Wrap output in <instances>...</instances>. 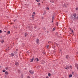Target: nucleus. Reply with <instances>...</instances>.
<instances>
[{
	"instance_id": "nucleus-12",
	"label": "nucleus",
	"mask_w": 78,
	"mask_h": 78,
	"mask_svg": "<svg viewBox=\"0 0 78 78\" xmlns=\"http://www.w3.org/2000/svg\"><path fill=\"white\" fill-rule=\"evenodd\" d=\"M54 1H55V0H50V2L51 3H54Z\"/></svg>"
},
{
	"instance_id": "nucleus-59",
	"label": "nucleus",
	"mask_w": 78,
	"mask_h": 78,
	"mask_svg": "<svg viewBox=\"0 0 78 78\" xmlns=\"http://www.w3.org/2000/svg\"><path fill=\"white\" fill-rule=\"evenodd\" d=\"M51 22L52 23L53 22V21H52Z\"/></svg>"
},
{
	"instance_id": "nucleus-23",
	"label": "nucleus",
	"mask_w": 78,
	"mask_h": 78,
	"mask_svg": "<svg viewBox=\"0 0 78 78\" xmlns=\"http://www.w3.org/2000/svg\"><path fill=\"white\" fill-rule=\"evenodd\" d=\"M69 77H72V74H70L69 75Z\"/></svg>"
},
{
	"instance_id": "nucleus-20",
	"label": "nucleus",
	"mask_w": 78,
	"mask_h": 78,
	"mask_svg": "<svg viewBox=\"0 0 78 78\" xmlns=\"http://www.w3.org/2000/svg\"><path fill=\"white\" fill-rule=\"evenodd\" d=\"M18 72L19 73H20V70H18Z\"/></svg>"
},
{
	"instance_id": "nucleus-55",
	"label": "nucleus",
	"mask_w": 78,
	"mask_h": 78,
	"mask_svg": "<svg viewBox=\"0 0 78 78\" xmlns=\"http://www.w3.org/2000/svg\"><path fill=\"white\" fill-rule=\"evenodd\" d=\"M43 54L45 55V52H43Z\"/></svg>"
},
{
	"instance_id": "nucleus-22",
	"label": "nucleus",
	"mask_w": 78,
	"mask_h": 78,
	"mask_svg": "<svg viewBox=\"0 0 78 78\" xmlns=\"http://www.w3.org/2000/svg\"><path fill=\"white\" fill-rule=\"evenodd\" d=\"M46 9H47L48 10H49L50 9L48 8V7H47L46 8Z\"/></svg>"
},
{
	"instance_id": "nucleus-28",
	"label": "nucleus",
	"mask_w": 78,
	"mask_h": 78,
	"mask_svg": "<svg viewBox=\"0 0 78 78\" xmlns=\"http://www.w3.org/2000/svg\"><path fill=\"white\" fill-rule=\"evenodd\" d=\"M69 67H70L71 69H72V66H69Z\"/></svg>"
},
{
	"instance_id": "nucleus-34",
	"label": "nucleus",
	"mask_w": 78,
	"mask_h": 78,
	"mask_svg": "<svg viewBox=\"0 0 78 78\" xmlns=\"http://www.w3.org/2000/svg\"><path fill=\"white\" fill-rule=\"evenodd\" d=\"M2 33V30H0V33Z\"/></svg>"
},
{
	"instance_id": "nucleus-42",
	"label": "nucleus",
	"mask_w": 78,
	"mask_h": 78,
	"mask_svg": "<svg viewBox=\"0 0 78 78\" xmlns=\"http://www.w3.org/2000/svg\"><path fill=\"white\" fill-rule=\"evenodd\" d=\"M33 14H36V13H35V12H33Z\"/></svg>"
},
{
	"instance_id": "nucleus-39",
	"label": "nucleus",
	"mask_w": 78,
	"mask_h": 78,
	"mask_svg": "<svg viewBox=\"0 0 78 78\" xmlns=\"http://www.w3.org/2000/svg\"><path fill=\"white\" fill-rule=\"evenodd\" d=\"M21 77L22 78H23V75H21Z\"/></svg>"
},
{
	"instance_id": "nucleus-6",
	"label": "nucleus",
	"mask_w": 78,
	"mask_h": 78,
	"mask_svg": "<svg viewBox=\"0 0 78 78\" xmlns=\"http://www.w3.org/2000/svg\"><path fill=\"white\" fill-rule=\"evenodd\" d=\"M36 42L37 44H38V43H39V40L38 39H37V40Z\"/></svg>"
},
{
	"instance_id": "nucleus-31",
	"label": "nucleus",
	"mask_w": 78,
	"mask_h": 78,
	"mask_svg": "<svg viewBox=\"0 0 78 78\" xmlns=\"http://www.w3.org/2000/svg\"><path fill=\"white\" fill-rule=\"evenodd\" d=\"M55 28H53V31H55Z\"/></svg>"
},
{
	"instance_id": "nucleus-3",
	"label": "nucleus",
	"mask_w": 78,
	"mask_h": 78,
	"mask_svg": "<svg viewBox=\"0 0 78 78\" xmlns=\"http://www.w3.org/2000/svg\"><path fill=\"white\" fill-rule=\"evenodd\" d=\"M15 63L16 66H19V63H18V62H16Z\"/></svg>"
},
{
	"instance_id": "nucleus-45",
	"label": "nucleus",
	"mask_w": 78,
	"mask_h": 78,
	"mask_svg": "<svg viewBox=\"0 0 78 78\" xmlns=\"http://www.w3.org/2000/svg\"><path fill=\"white\" fill-rule=\"evenodd\" d=\"M73 29H74V30H75V27H74L73 28Z\"/></svg>"
},
{
	"instance_id": "nucleus-52",
	"label": "nucleus",
	"mask_w": 78,
	"mask_h": 78,
	"mask_svg": "<svg viewBox=\"0 0 78 78\" xmlns=\"http://www.w3.org/2000/svg\"><path fill=\"white\" fill-rule=\"evenodd\" d=\"M16 20H14V22H15Z\"/></svg>"
},
{
	"instance_id": "nucleus-11",
	"label": "nucleus",
	"mask_w": 78,
	"mask_h": 78,
	"mask_svg": "<svg viewBox=\"0 0 78 78\" xmlns=\"http://www.w3.org/2000/svg\"><path fill=\"white\" fill-rule=\"evenodd\" d=\"M10 34V32L9 31H8L7 32V34H6L7 35H8V34Z\"/></svg>"
},
{
	"instance_id": "nucleus-9",
	"label": "nucleus",
	"mask_w": 78,
	"mask_h": 78,
	"mask_svg": "<svg viewBox=\"0 0 78 78\" xmlns=\"http://www.w3.org/2000/svg\"><path fill=\"white\" fill-rule=\"evenodd\" d=\"M73 16H74V17H75L76 16V13H74L73 15Z\"/></svg>"
},
{
	"instance_id": "nucleus-46",
	"label": "nucleus",
	"mask_w": 78,
	"mask_h": 78,
	"mask_svg": "<svg viewBox=\"0 0 78 78\" xmlns=\"http://www.w3.org/2000/svg\"><path fill=\"white\" fill-rule=\"evenodd\" d=\"M65 69H66L67 70H68V69H67V67L65 68Z\"/></svg>"
},
{
	"instance_id": "nucleus-5",
	"label": "nucleus",
	"mask_w": 78,
	"mask_h": 78,
	"mask_svg": "<svg viewBox=\"0 0 78 78\" xmlns=\"http://www.w3.org/2000/svg\"><path fill=\"white\" fill-rule=\"evenodd\" d=\"M29 72H30V73H31V74L34 73V71L32 70H30L29 71Z\"/></svg>"
},
{
	"instance_id": "nucleus-60",
	"label": "nucleus",
	"mask_w": 78,
	"mask_h": 78,
	"mask_svg": "<svg viewBox=\"0 0 78 78\" xmlns=\"http://www.w3.org/2000/svg\"><path fill=\"white\" fill-rule=\"evenodd\" d=\"M34 28H36V27H34Z\"/></svg>"
},
{
	"instance_id": "nucleus-13",
	"label": "nucleus",
	"mask_w": 78,
	"mask_h": 78,
	"mask_svg": "<svg viewBox=\"0 0 78 78\" xmlns=\"http://www.w3.org/2000/svg\"><path fill=\"white\" fill-rule=\"evenodd\" d=\"M4 41H5L4 40H1L0 41V42L2 43H3V42H4Z\"/></svg>"
},
{
	"instance_id": "nucleus-18",
	"label": "nucleus",
	"mask_w": 78,
	"mask_h": 78,
	"mask_svg": "<svg viewBox=\"0 0 78 78\" xmlns=\"http://www.w3.org/2000/svg\"><path fill=\"white\" fill-rule=\"evenodd\" d=\"M11 56H14V54H13V53H11Z\"/></svg>"
},
{
	"instance_id": "nucleus-32",
	"label": "nucleus",
	"mask_w": 78,
	"mask_h": 78,
	"mask_svg": "<svg viewBox=\"0 0 78 78\" xmlns=\"http://www.w3.org/2000/svg\"><path fill=\"white\" fill-rule=\"evenodd\" d=\"M48 47H49V45L47 46V48H48Z\"/></svg>"
},
{
	"instance_id": "nucleus-51",
	"label": "nucleus",
	"mask_w": 78,
	"mask_h": 78,
	"mask_svg": "<svg viewBox=\"0 0 78 78\" xmlns=\"http://www.w3.org/2000/svg\"><path fill=\"white\" fill-rule=\"evenodd\" d=\"M16 20H14V22H15Z\"/></svg>"
},
{
	"instance_id": "nucleus-27",
	"label": "nucleus",
	"mask_w": 78,
	"mask_h": 78,
	"mask_svg": "<svg viewBox=\"0 0 78 78\" xmlns=\"http://www.w3.org/2000/svg\"><path fill=\"white\" fill-rule=\"evenodd\" d=\"M5 71H6V70L5 69H4L2 70L3 72H5Z\"/></svg>"
},
{
	"instance_id": "nucleus-10",
	"label": "nucleus",
	"mask_w": 78,
	"mask_h": 78,
	"mask_svg": "<svg viewBox=\"0 0 78 78\" xmlns=\"http://www.w3.org/2000/svg\"><path fill=\"white\" fill-rule=\"evenodd\" d=\"M9 73H8V72L7 71H6L5 72V74L6 75H8Z\"/></svg>"
},
{
	"instance_id": "nucleus-36",
	"label": "nucleus",
	"mask_w": 78,
	"mask_h": 78,
	"mask_svg": "<svg viewBox=\"0 0 78 78\" xmlns=\"http://www.w3.org/2000/svg\"><path fill=\"white\" fill-rule=\"evenodd\" d=\"M39 1H40V0H36L37 2H39Z\"/></svg>"
},
{
	"instance_id": "nucleus-1",
	"label": "nucleus",
	"mask_w": 78,
	"mask_h": 78,
	"mask_svg": "<svg viewBox=\"0 0 78 78\" xmlns=\"http://www.w3.org/2000/svg\"><path fill=\"white\" fill-rule=\"evenodd\" d=\"M66 58L67 59H70V56L69 55H67L66 56Z\"/></svg>"
},
{
	"instance_id": "nucleus-38",
	"label": "nucleus",
	"mask_w": 78,
	"mask_h": 78,
	"mask_svg": "<svg viewBox=\"0 0 78 78\" xmlns=\"http://www.w3.org/2000/svg\"><path fill=\"white\" fill-rule=\"evenodd\" d=\"M76 10H78V7L76 8Z\"/></svg>"
},
{
	"instance_id": "nucleus-14",
	"label": "nucleus",
	"mask_w": 78,
	"mask_h": 78,
	"mask_svg": "<svg viewBox=\"0 0 78 78\" xmlns=\"http://www.w3.org/2000/svg\"><path fill=\"white\" fill-rule=\"evenodd\" d=\"M64 5L65 6V8H66V7H67V6L68 5L67 4H66V3H65L64 4Z\"/></svg>"
},
{
	"instance_id": "nucleus-8",
	"label": "nucleus",
	"mask_w": 78,
	"mask_h": 78,
	"mask_svg": "<svg viewBox=\"0 0 78 78\" xmlns=\"http://www.w3.org/2000/svg\"><path fill=\"white\" fill-rule=\"evenodd\" d=\"M44 63H45V61H42L41 62V64H44Z\"/></svg>"
},
{
	"instance_id": "nucleus-57",
	"label": "nucleus",
	"mask_w": 78,
	"mask_h": 78,
	"mask_svg": "<svg viewBox=\"0 0 78 78\" xmlns=\"http://www.w3.org/2000/svg\"><path fill=\"white\" fill-rule=\"evenodd\" d=\"M42 19H44V17H42Z\"/></svg>"
},
{
	"instance_id": "nucleus-25",
	"label": "nucleus",
	"mask_w": 78,
	"mask_h": 78,
	"mask_svg": "<svg viewBox=\"0 0 78 78\" xmlns=\"http://www.w3.org/2000/svg\"><path fill=\"white\" fill-rule=\"evenodd\" d=\"M54 16H55V15H52V19H54Z\"/></svg>"
},
{
	"instance_id": "nucleus-4",
	"label": "nucleus",
	"mask_w": 78,
	"mask_h": 78,
	"mask_svg": "<svg viewBox=\"0 0 78 78\" xmlns=\"http://www.w3.org/2000/svg\"><path fill=\"white\" fill-rule=\"evenodd\" d=\"M30 62H32L34 61V57H33L32 58H31L30 59Z\"/></svg>"
},
{
	"instance_id": "nucleus-7",
	"label": "nucleus",
	"mask_w": 78,
	"mask_h": 78,
	"mask_svg": "<svg viewBox=\"0 0 78 78\" xmlns=\"http://www.w3.org/2000/svg\"><path fill=\"white\" fill-rule=\"evenodd\" d=\"M28 35V34H27V32H26L25 34V37H27Z\"/></svg>"
},
{
	"instance_id": "nucleus-49",
	"label": "nucleus",
	"mask_w": 78,
	"mask_h": 78,
	"mask_svg": "<svg viewBox=\"0 0 78 78\" xmlns=\"http://www.w3.org/2000/svg\"><path fill=\"white\" fill-rule=\"evenodd\" d=\"M25 70H27V68H25Z\"/></svg>"
},
{
	"instance_id": "nucleus-62",
	"label": "nucleus",
	"mask_w": 78,
	"mask_h": 78,
	"mask_svg": "<svg viewBox=\"0 0 78 78\" xmlns=\"http://www.w3.org/2000/svg\"><path fill=\"white\" fill-rule=\"evenodd\" d=\"M28 52V53H30V52Z\"/></svg>"
},
{
	"instance_id": "nucleus-47",
	"label": "nucleus",
	"mask_w": 78,
	"mask_h": 78,
	"mask_svg": "<svg viewBox=\"0 0 78 78\" xmlns=\"http://www.w3.org/2000/svg\"><path fill=\"white\" fill-rule=\"evenodd\" d=\"M46 78H48V76H47L46 77Z\"/></svg>"
},
{
	"instance_id": "nucleus-21",
	"label": "nucleus",
	"mask_w": 78,
	"mask_h": 78,
	"mask_svg": "<svg viewBox=\"0 0 78 78\" xmlns=\"http://www.w3.org/2000/svg\"><path fill=\"white\" fill-rule=\"evenodd\" d=\"M8 68H9V67H5V69H6V70H8Z\"/></svg>"
},
{
	"instance_id": "nucleus-64",
	"label": "nucleus",
	"mask_w": 78,
	"mask_h": 78,
	"mask_svg": "<svg viewBox=\"0 0 78 78\" xmlns=\"http://www.w3.org/2000/svg\"><path fill=\"white\" fill-rule=\"evenodd\" d=\"M5 36H6V34H5Z\"/></svg>"
},
{
	"instance_id": "nucleus-63",
	"label": "nucleus",
	"mask_w": 78,
	"mask_h": 78,
	"mask_svg": "<svg viewBox=\"0 0 78 78\" xmlns=\"http://www.w3.org/2000/svg\"><path fill=\"white\" fill-rule=\"evenodd\" d=\"M70 30H72V29L71 28H70Z\"/></svg>"
},
{
	"instance_id": "nucleus-19",
	"label": "nucleus",
	"mask_w": 78,
	"mask_h": 78,
	"mask_svg": "<svg viewBox=\"0 0 78 78\" xmlns=\"http://www.w3.org/2000/svg\"><path fill=\"white\" fill-rule=\"evenodd\" d=\"M48 75L49 76H51V74H50V73H48Z\"/></svg>"
},
{
	"instance_id": "nucleus-44",
	"label": "nucleus",
	"mask_w": 78,
	"mask_h": 78,
	"mask_svg": "<svg viewBox=\"0 0 78 78\" xmlns=\"http://www.w3.org/2000/svg\"><path fill=\"white\" fill-rule=\"evenodd\" d=\"M72 73L73 75H74V72H73Z\"/></svg>"
},
{
	"instance_id": "nucleus-29",
	"label": "nucleus",
	"mask_w": 78,
	"mask_h": 78,
	"mask_svg": "<svg viewBox=\"0 0 78 78\" xmlns=\"http://www.w3.org/2000/svg\"><path fill=\"white\" fill-rule=\"evenodd\" d=\"M71 32L73 34L74 33V32H73V30H72Z\"/></svg>"
},
{
	"instance_id": "nucleus-33",
	"label": "nucleus",
	"mask_w": 78,
	"mask_h": 78,
	"mask_svg": "<svg viewBox=\"0 0 78 78\" xmlns=\"http://www.w3.org/2000/svg\"><path fill=\"white\" fill-rule=\"evenodd\" d=\"M45 11L44 12L43 15H45Z\"/></svg>"
},
{
	"instance_id": "nucleus-35",
	"label": "nucleus",
	"mask_w": 78,
	"mask_h": 78,
	"mask_svg": "<svg viewBox=\"0 0 78 78\" xmlns=\"http://www.w3.org/2000/svg\"><path fill=\"white\" fill-rule=\"evenodd\" d=\"M67 68L68 69H70V68L69 67V66H67Z\"/></svg>"
},
{
	"instance_id": "nucleus-40",
	"label": "nucleus",
	"mask_w": 78,
	"mask_h": 78,
	"mask_svg": "<svg viewBox=\"0 0 78 78\" xmlns=\"http://www.w3.org/2000/svg\"><path fill=\"white\" fill-rule=\"evenodd\" d=\"M38 5H40V3H39V2L38 3Z\"/></svg>"
},
{
	"instance_id": "nucleus-43",
	"label": "nucleus",
	"mask_w": 78,
	"mask_h": 78,
	"mask_svg": "<svg viewBox=\"0 0 78 78\" xmlns=\"http://www.w3.org/2000/svg\"><path fill=\"white\" fill-rule=\"evenodd\" d=\"M27 78H30V76H27Z\"/></svg>"
},
{
	"instance_id": "nucleus-54",
	"label": "nucleus",
	"mask_w": 78,
	"mask_h": 78,
	"mask_svg": "<svg viewBox=\"0 0 78 78\" xmlns=\"http://www.w3.org/2000/svg\"><path fill=\"white\" fill-rule=\"evenodd\" d=\"M16 51H18V49H17L16 50Z\"/></svg>"
},
{
	"instance_id": "nucleus-2",
	"label": "nucleus",
	"mask_w": 78,
	"mask_h": 78,
	"mask_svg": "<svg viewBox=\"0 0 78 78\" xmlns=\"http://www.w3.org/2000/svg\"><path fill=\"white\" fill-rule=\"evenodd\" d=\"M34 61L36 62H38V61H39V59L37 58H35Z\"/></svg>"
},
{
	"instance_id": "nucleus-17",
	"label": "nucleus",
	"mask_w": 78,
	"mask_h": 78,
	"mask_svg": "<svg viewBox=\"0 0 78 78\" xmlns=\"http://www.w3.org/2000/svg\"><path fill=\"white\" fill-rule=\"evenodd\" d=\"M17 51H16L14 52V53L15 54V55H17Z\"/></svg>"
},
{
	"instance_id": "nucleus-15",
	"label": "nucleus",
	"mask_w": 78,
	"mask_h": 78,
	"mask_svg": "<svg viewBox=\"0 0 78 78\" xmlns=\"http://www.w3.org/2000/svg\"><path fill=\"white\" fill-rule=\"evenodd\" d=\"M75 66L76 67H78V64L76 63L75 64Z\"/></svg>"
},
{
	"instance_id": "nucleus-24",
	"label": "nucleus",
	"mask_w": 78,
	"mask_h": 78,
	"mask_svg": "<svg viewBox=\"0 0 78 78\" xmlns=\"http://www.w3.org/2000/svg\"><path fill=\"white\" fill-rule=\"evenodd\" d=\"M56 25L57 26H58V21L57 22Z\"/></svg>"
},
{
	"instance_id": "nucleus-16",
	"label": "nucleus",
	"mask_w": 78,
	"mask_h": 78,
	"mask_svg": "<svg viewBox=\"0 0 78 78\" xmlns=\"http://www.w3.org/2000/svg\"><path fill=\"white\" fill-rule=\"evenodd\" d=\"M32 19H33V20H34V15H32Z\"/></svg>"
},
{
	"instance_id": "nucleus-58",
	"label": "nucleus",
	"mask_w": 78,
	"mask_h": 78,
	"mask_svg": "<svg viewBox=\"0 0 78 78\" xmlns=\"http://www.w3.org/2000/svg\"><path fill=\"white\" fill-rule=\"evenodd\" d=\"M4 32H5V33H6V31H4Z\"/></svg>"
},
{
	"instance_id": "nucleus-56",
	"label": "nucleus",
	"mask_w": 78,
	"mask_h": 78,
	"mask_svg": "<svg viewBox=\"0 0 78 78\" xmlns=\"http://www.w3.org/2000/svg\"><path fill=\"white\" fill-rule=\"evenodd\" d=\"M53 20H54L53 19H52V21H53Z\"/></svg>"
},
{
	"instance_id": "nucleus-41",
	"label": "nucleus",
	"mask_w": 78,
	"mask_h": 78,
	"mask_svg": "<svg viewBox=\"0 0 78 78\" xmlns=\"http://www.w3.org/2000/svg\"><path fill=\"white\" fill-rule=\"evenodd\" d=\"M76 19L77 20H78V16L76 17Z\"/></svg>"
},
{
	"instance_id": "nucleus-26",
	"label": "nucleus",
	"mask_w": 78,
	"mask_h": 78,
	"mask_svg": "<svg viewBox=\"0 0 78 78\" xmlns=\"http://www.w3.org/2000/svg\"><path fill=\"white\" fill-rule=\"evenodd\" d=\"M55 44L56 45H57L58 46V45H59V44H57V43H55Z\"/></svg>"
},
{
	"instance_id": "nucleus-53",
	"label": "nucleus",
	"mask_w": 78,
	"mask_h": 78,
	"mask_svg": "<svg viewBox=\"0 0 78 78\" xmlns=\"http://www.w3.org/2000/svg\"><path fill=\"white\" fill-rule=\"evenodd\" d=\"M16 20H14V22H15Z\"/></svg>"
},
{
	"instance_id": "nucleus-61",
	"label": "nucleus",
	"mask_w": 78,
	"mask_h": 78,
	"mask_svg": "<svg viewBox=\"0 0 78 78\" xmlns=\"http://www.w3.org/2000/svg\"><path fill=\"white\" fill-rule=\"evenodd\" d=\"M77 70H78V67H77Z\"/></svg>"
},
{
	"instance_id": "nucleus-48",
	"label": "nucleus",
	"mask_w": 78,
	"mask_h": 78,
	"mask_svg": "<svg viewBox=\"0 0 78 78\" xmlns=\"http://www.w3.org/2000/svg\"><path fill=\"white\" fill-rule=\"evenodd\" d=\"M49 42L51 43V42H51V41H48V43H49Z\"/></svg>"
},
{
	"instance_id": "nucleus-37",
	"label": "nucleus",
	"mask_w": 78,
	"mask_h": 78,
	"mask_svg": "<svg viewBox=\"0 0 78 78\" xmlns=\"http://www.w3.org/2000/svg\"><path fill=\"white\" fill-rule=\"evenodd\" d=\"M45 29H45V27L43 28L44 30H45Z\"/></svg>"
},
{
	"instance_id": "nucleus-30",
	"label": "nucleus",
	"mask_w": 78,
	"mask_h": 78,
	"mask_svg": "<svg viewBox=\"0 0 78 78\" xmlns=\"http://www.w3.org/2000/svg\"><path fill=\"white\" fill-rule=\"evenodd\" d=\"M76 19V17H74V19H73V20H75V19Z\"/></svg>"
},
{
	"instance_id": "nucleus-50",
	"label": "nucleus",
	"mask_w": 78,
	"mask_h": 78,
	"mask_svg": "<svg viewBox=\"0 0 78 78\" xmlns=\"http://www.w3.org/2000/svg\"><path fill=\"white\" fill-rule=\"evenodd\" d=\"M8 50H9V49L7 48V49H6V50L7 51H8Z\"/></svg>"
}]
</instances>
